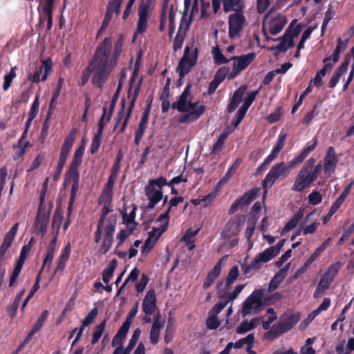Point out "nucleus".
<instances>
[{
    "instance_id": "54",
    "label": "nucleus",
    "mask_w": 354,
    "mask_h": 354,
    "mask_svg": "<svg viewBox=\"0 0 354 354\" xmlns=\"http://www.w3.org/2000/svg\"><path fill=\"white\" fill-rule=\"evenodd\" d=\"M259 191V189H254L245 193L244 196L241 198L240 203L243 205L250 203L251 201L255 199Z\"/></svg>"
},
{
    "instance_id": "3",
    "label": "nucleus",
    "mask_w": 354,
    "mask_h": 354,
    "mask_svg": "<svg viewBox=\"0 0 354 354\" xmlns=\"http://www.w3.org/2000/svg\"><path fill=\"white\" fill-rule=\"evenodd\" d=\"M116 225V218L113 215L106 217L104 214L100 218L97 230L95 232V241L99 243L103 237L102 245L99 252L105 254L111 248L113 242V236Z\"/></svg>"
},
{
    "instance_id": "27",
    "label": "nucleus",
    "mask_w": 354,
    "mask_h": 354,
    "mask_svg": "<svg viewBox=\"0 0 354 354\" xmlns=\"http://www.w3.org/2000/svg\"><path fill=\"white\" fill-rule=\"evenodd\" d=\"M156 308V293L154 290L150 289L143 299L142 310L144 313L153 314Z\"/></svg>"
},
{
    "instance_id": "55",
    "label": "nucleus",
    "mask_w": 354,
    "mask_h": 354,
    "mask_svg": "<svg viewBox=\"0 0 354 354\" xmlns=\"http://www.w3.org/2000/svg\"><path fill=\"white\" fill-rule=\"evenodd\" d=\"M136 229H131V228L127 227V229L121 230L117 234V239L118 241L117 247H118L119 245L122 244L127 240V239L133 233V232Z\"/></svg>"
},
{
    "instance_id": "31",
    "label": "nucleus",
    "mask_w": 354,
    "mask_h": 354,
    "mask_svg": "<svg viewBox=\"0 0 354 354\" xmlns=\"http://www.w3.org/2000/svg\"><path fill=\"white\" fill-rule=\"evenodd\" d=\"M290 268V263H287L281 268L271 279L269 283L268 289L270 291L275 290L286 277L288 271Z\"/></svg>"
},
{
    "instance_id": "22",
    "label": "nucleus",
    "mask_w": 354,
    "mask_h": 354,
    "mask_svg": "<svg viewBox=\"0 0 354 354\" xmlns=\"http://www.w3.org/2000/svg\"><path fill=\"white\" fill-rule=\"evenodd\" d=\"M165 324V319L160 313L155 315L153 324L150 330V342L152 344H156L159 341L160 330Z\"/></svg>"
},
{
    "instance_id": "40",
    "label": "nucleus",
    "mask_w": 354,
    "mask_h": 354,
    "mask_svg": "<svg viewBox=\"0 0 354 354\" xmlns=\"http://www.w3.org/2000/svg\"><path fill=\"white\" fill-rule=\"evenodd\" d=\"M138 304L137 303L136 304V306L133 309L131 310V311L129 312V313L128 315L127 319L125 320V322L123 323V324L122 325V326L120 328V329L118 330L128 333L130 326L132 324L133 319L134 317L136 315V314L138 313Z\"/></svg>"
},
{
    "instance_id": "43",
    "label": "nucleus",
    "mask_w": 354,
    "mask_h": 354,
    "mask_svg": "<svg viewBox=\"0 0 354 354\" xmlns=\"http://www.w3.org/2000/svg\"><path fill=\"white\" fill-rule=\"evenodd\" d=\"M336 350L339 354H350L354 351V337L348 338L346 346L344 343L337 346Z\"/></svg>"
},
{
    "instance_id": "37",
    "label": "nucleus",
    "mask_w": 354,
    "mask_h": 354,
    "mask_svg": "<svg viewBox=\"0 0 354 354\" xmlns=\"http://www.w3.org/2000/svg\"><path fill=\"white\" fill-rule=\"evenodd\" d=\"M169 209L170 207L167 209V212L161 214L154 222L153 227H156L157 228L160 229L162 232H164L167 231L169 225Z\"/></svg>"
},
{
    "instance_id": "12",
    "label": "nucleus",
    "mask_w": 354,
    "mask_h": 354,
    "mask_svg": "<svg viewBox=\"0 0 354 354\" xmlns=\"http://www.w3.org/2000/svg\"><path fill=\"white\" fill-rule=\"evenodd\" d=\"M167 185L164 178H160L151 181L146 187V194L149 200V207L154 206L162 198V187Z\"/></svg>"
},
{
    "instance_id": "7",
    "label": "nucleus",
    "mask_w": 354,
    "mask_h": 354,
    "mask_svg": "<svg viewBox=\"0 0 354 354\" xmlns=\"http://www.w3.org/2000/svg\"><path fill=\"white\" fill-rule=\"evenodd\" d=\"M321 169L320 164L317 165L314 168L311 165L304 166L297 174L292 189L295 192H301L307 188L317 179Z\"/></svg>"
},
{
    "instance_id": "33",
    "label": "nucleus",
    "mask_w": 354,
    "mask_h": 354,
    "mask_svg": "<svg viewBox=\"0 0 354 354\" xmlns=\"http://www.w3.org/2000/svg\"><path fill=\"white\" fill-rule=\"evenodd\" d=\"M243 9L244 2L243 0H223V10L225 12H243Z\"/></svg>"
},
{
    "instance_id": "64",
    "label": "nucleus",
    "mask_w": 354,
    "mask_h": 354,
    "mask_svg": "<svg viewBox=\"0 0 354 354\" xmlns=\"http://www.w3.org/2000/svg\"><path fill=\"white\" fill-rule=\"evenodd\" d=\"M308 201L313 205H316L319 204L322 201V196L319 192L317 191H313L308 195Z\"/></svg>"
},
{
    "instance_id": "14",
    "label": "nucleus",
    "mask_w": 354,
    "mask_h": 354,
    "mask_svg": "<svg viewBox=\"0 0 354 354\" xmlns=\"http://www.w3.org/2000/svg\"><path fill=\"white\" fill-rule=\"evenodd\" d=\"M340 263H336L331 265L326 272L324 274L321 279L316 290L315 291V297H319L322 295L330 286V283L333 281L335 275L340 269Z\"/></svg>"
},
{
    "instance_id": "53",
    "label": "nucleus",
    "mask_w": 354,
    "mask_h": 354,
    "mask_svg": "<svg viewBox=\"0 0 354 354\" xmlns=\"http://www.w3.org/2000/svg\"><path fill=\"white\" fill-rule=\"evenodd\" d=\"M147 124V115L144 116L139 124L138 129L136 132L135 141L136 143H138L145 132L146 126Z\"/></svg>"
},
{
    "instance_id": "58",
    "label": "nucleus",
    "mask_w": 354,
    "mask_h": 354,
    "mask_svg": "<svg viewBox=\"0 0 354 354\" xmlns=\"http://www.w3.org/2000/svg\"><path fill=\"white\" fill-rule=\"evenodd\" d=\"M23 266H24L23 264L16 262L14 270L10 277V283H9L10 286H14L15 283L17 282V279L19 276V274L21 271Z\"/></svg>"
},
{
    "instance_id": "18",
    "label": "nucleus",
    "mask_w": 354,
    "mask_h": 354,
    "mask_svg": "<svg viewBox=\"0 0 354 354\" xmlns=\"http://www.w3.org/2000/svg\"><path fill=\"white\" fill-rule=\"evenodd\" d=\"M245 285L236 286L233 291L227 292V290H220L218 295L221 299L220 302L217 303L213 308V310L216 313H220L230 301L235 299L238 295L241 292L244 288Z\"/></svg>"
},
{
    "instance_id": "32",
    "label": "nucleus",
    "mask_w": 354,
    "mask_h": 354,
    "mask_svg": "<svg viewBox=\"0 0 354 354\" xmlns=\"http://www.w3.org/2000/svg\"><path fill=\"white\" fill-rule=\"evenodd\" d=\"M294 324L295 322L291 319H289L285 322L278 323L269 331V334L273 337L279 336L290 330Z\"/></svg>"
},
{
    "instance_id": "35",
    "label": "nucleus",
    "mask_w": 354,
    "mask_h": 354,
    "mask_svg": "<svg viewBox=\"0 0 354 354\" xmlns=\"http://www.w3.org/2000/svg\"><path fill=\"white\" fill-rule=\"evenodd\" d=\"M71 254V246L68 244L62 251L57 265L55 268V272L62 271L65 268L66 263L70 257Z\"/></svg>"
},
{
    "instance_id": "2",
    "label": "nucleus",
    "mask_w": 354,
    "mask_h": 354,
    "mask_svg": "<svg viewBox=\"0 0 354 354\" xmlns=\"http://www.w3.org/2000/svg\"><path fill=\"white\" fill-rule=\"evenodd\" d=\"M174 109L183 113L179 118L180 123H191L197 120L204 113L205 106L190 94L187 86L178 100L172 104Z\"/></svg>"
},
{
    "instance_id": "44",
    "label": "nucleus",
    "mask_w": 354,
    "mask_h": 354,
    "mask_svg": "<svg viewBox=\"0 0 354 354\" xmlns=\"http://www.w3.org/2000/svg\"><path fill=\"white\" fill-rule=\"evenodd\" d=\"M339 57L335 54L333 53L331 55L326 57L323 60L324 66L322 68L326 73H329L334 65L337 62Z\"/></svg>"
},
{
    "instance_id": "6",
    "label": "nucleus",
    "mask_w": 354,
    "mask_h": 354,
    "mask_svg": "<svg viewBox=\"0 0 354 354\" xmlns=\"http://www.w3.org/2000/svg\"><path fill=\"white\" fill-rule=\"evenodd\" d=\"M142 84V78L138 75V71L136 68L134 69L132 75L130 79V84L129 88V95L131 97V104L128 108L124 107V104H122V108L118 114L117 125L121 120L122 122V126L121 131H123L126 127L128 120L130 118L131 111L134 106V103L138 95L140 88Z\"/></svg>"
},
{
    "instance_id": "21",
    "label": "nucleus",
    "mask_w": 354,
    "mask_h": 354,
    "mask_svg": "<svg viewBox=\"0 0 354 354\" xmlns=\"http://www.w3.org/2000/svg\"><path fill=\"white\" fill-rule=\"evenodd\" d=\"M175 16H176V12L171 7H168L167 6H164L162 8V11L161 13V17H160V22L159 25V30L160 31H163L165 28V25L167 23V19L169 21V30L170 37L173 34L174 29H175Z\"/></svg>"
},
{
    "instance_id": "10",
    "label": "nucleus",
    "mask_w": 354,
    "mask_h": 354,
    "mask_svg": "<svg viewBox=\"0 0 354 354\" xmlns=\"http://www.w3.org/2000/svg\"><path fill=\"white\" fill-rule=\"evenodd\" d=\"M287 22L288 19L286 16L270 12L266 15L263 22L264 34L266 35L267 32H270L273 35H277L283 30Z\"/></svg>"
},
{
    "instance_id": "59",
    "label": "nucleus",
    "mask_w": 354,
    "mask_h": 354,
    "mask_svg": "<svg viewBox=\"0 0 354 354\" xmlns=\"http://www.w3.org/2000/svg\"><path fill=\"white\" fill-rule=\"evenodd\" d=\"M97 315V309L96 308L92 309L82 320V326H83L84 328L85 326H89L90 324H91L94 322L95 318L96 317Z\"/></svg>"
},
{
    "instance_id": "5",
    "label": "nucleus",
    "mask_w": 354,
    "mask_h": 354,
    "mask_svg": "<svg viewBox=\"0 0 354 354\" xmlns=\"http://www.w3.org/2000/svg\"><path fill=\"white\" fill-rule=\"evenodd\" d=\"M255 57L256 55L254 53L241 56H231V61H233L232 70L225 66L221 68L216 74L215 80L221 82L225 78L229 80L235 78L254 61Z\"/></svg>"
},
{
    "instance_id": "17",
    "label": "nucleus",
    "mask_w": 354,
    "mask_h": 354,
    "mask_svg": "<svg viewBox=\"0 0 354 354\" xmlns=\"http://www.w3.org/2000/svg\"><path fill=\"white\" fill-rule=\"evenodd\" d=\"M240 231V226L238 222L235 221H230L225 225L223 232L222 237L225 243L232 248L235 246L238 243L237 234Z\"/></svg>"
},
{
    "instance_id": "56",
    "label": "nucleus",
    "mask_w": 354,
    "mask_h": 354,
    "mask_svg": "<svg viewBox=\"0 0 354 354\" xmlns=\"http://www.w3.org/2000/svg\"><path fill=\"white\" fill-rule=\"evenodd\" d=\"M48 315L49 311L47 310H45L42 312V313L39 315L37 322L32 326V328H35V330L39 331L42 328L44 324L45 323L48 317Z\"/></svg>"
},
{
    "instance_id": "36",
    "label": "nucleus",
    "mask_w": 354,
    "mask_h": 354,
    "mask_svg": "<svg viewBox=\"0 0 354 354\" xmlns=\"http://www.w3.org/2000/svg\"><path fill=\"white\" fill-rule=\"evenodd\" d=\"M259 324L258 318H253L250 321L243 322L236 328V333L244 334L256 328Z\"/></svg>"
},
{
    "instance_id": "57",
    "label": "nucleus",
    "mask_w": 354,
    "mask_h": 354,
    "mask_svg": "<svg viewBox=\"0 0 354 354\" xmlns=\"http://www.w3.org/2000/svg\"><path fill=\"white\" fill-rule=\"evenodd\" d=\"M140 274V270L137 268H134L130 274H129L128 277L126 279L122 286L120 287L118 293H120L128 283L129 282H134L138 277Z\"/></svg>"
},
{
    "instance_id": "1",
    "label": "nucleus",
    "mask_w": 354,
    "mask_h": 354,
    "mask_svg": "<svg viewBox=\"0 0 354 354\" xmlns=\"http://www.w3.org/2000/svg\"><path fill=\"white\" fill-rule=\"evenodd\" d=\"M111 41L106 38L97 50L95 57L84 71L81 77V84L84 85L89 80L91 73H93V82L101 86L107 78L115 59L109 58Z\"/></svg>"
},
{
    "instance_id": "49",
    "label": "nucleus",
    "mask_w": 354,
    "mask_h": 354,
    "mask_svg": "<svg viewBox=\"0 0 354 354\" xmlns=\"http://www.w3.org/2000/svg\"><path fill=\"white\" fill-rule=\"evenodd\" d=\"M314 28H308L305 30L303 31L301 39L297 45V50L295 53V56L298 57L299 55V50L304 47L305 41L310 37L311 35Z\"/></svg>"
},
{
    "instance_id": "34",
    "label": "nucleus",
    "mask_w": 354,
    "mask_h": 354,
    "mask_svg": "<svg viewBox=\"0 0 354 354\" xmlns=\"http://www.w3.org/2000/svg\"><path fill=\"white\" fill-rule=\"evenodd\" d=\"M189 28V24L186 23H181L178 32L174 41V48L175 50L180 49L183 44L185 33Z\"/></svg>"
},
{
    "instance_id": "48",
    "label": "nucleus",
    "mask_w": 354,
    "mask_h": 354,
    "mask_svg": "<svg viewBox=\"0 0 354 354\" xmlns=\"http://www.w3.org/2000/svg\"><path fill=\"white\" fill-rule=\"evenodd\" d=\"M17 67L14 66L11 68L9 73L6 74L3 77V89L6 91L11 86L13 80L17 77Z\"/></svg>"
},
{
    "instance_id": "4",
    "label": "nucleus",
    "mask_w": 354,
    "mask_h": 354,
    "mask_svg": "<svg viewBox=\"0 0 354 354\" xmlns=\"http://www.w3.org/2000/svg\"><path fill=\"white\" fill-rule=\"evenodd\" d=\"M259 91H247V87H240L234 94L233 98L228 106L230 112L234 111L237 107L239 109L236 114V119L234 124L237 127L244 118L248 109L255 100Z\"/></svg>"
},
{
    "instance_id": "30",
    "label": "nucleus",
    "mask_w": 354,
    "mask_h": 354,
    "mask_svg": "<svg viewBox=\"0 0 354 354\" xmlns=\"http://www.w3.org/2000/svg\"><path fill=\"white\" fill-rule=\"evenodd\" d=\"M115 180V174L110 176L106 185L100 197V202L104 204H108L112 199L113 189Z\"/></svg>"
},
{
    "instance_id": "26",
    "label": "nucleus",
    "mask_w": 354,
    "mask_h": 354,
    "mask_svg": "<svg viewBox=\"0 0 354 354\" xmlns=\"http://www.w3.org/2000/svg\"><path fill=\"white\" fill-rule=\"evenodd\" d=\"M330 239L326 240L319 248L316 249L314 253L306 261L304 265L297 270L295 277H297L306 272L310 266L317 259V258L323 252L329 245Z\"/></svg>"
},
{
    "instance_id": "13",
    "label": "nucleus",
    "mask_w": 354,
    "mask_h": 354,
    "mask_svg": "<svg viewBox=\"0 0 354 354\" xmlns=\"http://www.w3.org/2000/svg\"><path fill=\"white\" fill-rule=\"evenodd\" d=\"M264 294V290L258 289L254 290L243 302L242 314L246 316L250 314L257 313L261 305V298Z\"/></svg>"
},
{
    "instance_id": "16",
    "label": "nucleus",
    "mask_w": 354,
    "mask_h": 354,
    "mask_svg": "<svg viewBox=\"0 0 354 354\" xmlns=\"http://www.w3.org/2000/svg\"><path fill=\"white\" fill-rule=\"evenodd\" d=\"M279 254V247L271 246L266 248L263 252L257 254L255 258L251 262L250 268L252 269H259L263 263H266L274 258H275Z\"/></svg>"
},
{
    "instance_id": "39",
    "label": "nucleus",
    "mask_w": 354,
    "mask_h": 354,
    "mask_svg": "<svg viewBox=\"0 0 354 354\" xmlns=\"http://www.w3.org/2000/svg\"><path fill=\"white\" fill-rule=\"evenodd\" d=\"M84 150L85 145L84 143L77 149L74 153L73 162L71 163V170L74 172L75 174H76V169L82 162Z\"/></svg>"
},
{
    "instance_id": "52",
    "label": "nucleus",
    "mask_w": 354,
    "mask_h": 354,
    "mask_svg": "<svg viewBox=\"0 0 354 354\" xmlns=\"http://www.w3.org/2000/svg\"><path fill=\"white\" fill-rule=\"evenodd\" d=\"M316 337L308 338L305 344L301 348L300 354H315V350L312 344L315 342Z\"/></svg>"
},
{
    "instance_id": "51",
    "label": "nucleus",
    "mask_w": 354,
    "mask_h": 354,
    "mask_svg": "<svg viewBox=\"0 0 354 354\" xmlns=\"http://www.w3.org/2000/svg\"><path fill=\"white\" fill-rule=\"evenodd\" d=\"M105 324H106V322L104 321L103 322L98 324L95 327V329L93 336H92V339H91L92 344H95L98 342L99 339L100 338V337L102 336V335L104 330Z\"/></svg>"
},
{
    "instance_id": "24",
    "label": "nucleus",
    "mask_w": 354,
    "mask_h": 354,
    "mask_svg": "<svg viewBox=\"0 0 354 354\" xmlns=\"http://www.w3.org/2000/svg\"><path fill=\"white\" fill-rule=\"evenodd\" d=\"M348 67V61L345 60L339 67L337 68L329 81L328 86L330 88H333L340 82H344V84H345L346 80L345 79V76L347 73Z\"/></svg>"
},
{
    "instance_id": "28",
    "label": "nucleus",
    "mask_w": 354,
    "mask_h": 354,
    "mask_svg": "<svg viewBox=\"0 0 354 354\" xmlns=\"http://www.w3.org/2000/svg\"><path fill=\"white\" fill-rule=\"evenodd\" d=\"M337 164V158L335 155V150L333 147L328 149L327 154L324 159V171L328 176H330L335 171Z\"/></svg>"
},
{
    "instance_id": "42",
    "label": "nucleus",
    "mask_w": 354,
    "mask_h": 354,
    "mask_svg": "<svg viewBox=\"0 0 354 354\" xmlns=\"http://www.w3.org/2000/svg\"><path fill=\"white\" fill-rule=\"evenodd\" d=\"M198 231H199V229H197L195 230L189 229L182 239V240L188 246V249L189 250H193L194 248L195 247V245L194 244V237L198 234Z\"/></svg>"
},
{
    "instance_id": "45",
    "label": "nucleus",
    "mask_w": 354,
    "mask_h": 354,
    "mask_svg": "<svg viewBox=\"0 0 354 354\" xmlns=\"http://www.w3.org/2000/svg\"><path fill=\"white\" fill-rule=\"evenodd\" d=\"M48 223V216L39 213L35 221V229L43 234L46 230Z\"/></svg>"
},
{
    "instance_id": "38",
    "label": "nucleus",
    "mask_w": 354,
    "mask_h": 354,
    "mask_svg": "<svg viewBox=\"0 0 354 354\" xmlns=\"http://www.w3.org/2000/svg\"><path fill=\"white\" fill-rule=\"evenodd\" d=\"M189 6H192L190 19H198L201 12V4H199L198 0H185V8L188 10Z\"/></svg>"
},
{
    "instance_id": "47",
    "label": "nucleus",
    "mask_w": 354,
    "mask_h": 354,
    "mask_svg": "<svg viewBox=\"0 0 354 354\" xmlns=\"http://www.w3.org/2000/svg\"><path fill=\"white\" fill-rule=\"evenodd\" d=\"M261 210V205L259 203H256L254 204L251 212L250 213L249 218H248V223H250L252 225H255L257 221H258L259 218V213Z\"/></svg>"
},
{
    "instance_id": "23",
    "label": "nucleus",
    "mask_w": 354,
    "mask_h": 354,
    "mask_svg": "<svg viewBox=\"0 0 354 354\" xmlns=\"http://www.w3.org/2000/svg\"><path fill=\"white\" fill-rule=\"evenodd\" d=\"M286 138V134L279 135L276 146L272 149L270 154L265 159L263 162L258 167L257 171H260L264 169L271 163L278 156L279 151L283 149Z\"/></svg>"
},
{
    "instance_id": "9",
    "label": "nucleus",
    "mask_w": 354,
    "mask_h": 354,
    "mask_svg": "<svg viewBox=\"0 0 354 354\" xmlns=\"http://www.w3.org/2000/svg\"><path fill=\"white\" fill-rule=\"evenodd\" d=\"M304 25L297 22V19L292 20L288 25L283 35L279 38L281 41L277 49L281 51H286L288 48L295 46V39L303 31Z\"/></svg>"
},
{
    "instance_id": "60",
    "label": "nucleus",
    "mask_w": 354,
    "mask_h": 354,
    "mask_svg": "<svg viewBox=\"0 0 354 354\" xmlns=\"http://www.w3.org/2000/svg\"><path fill=\"white\" fill-rule=\"evenodd\" d=\"M267 316V320L263 322V327L265 330H268L270 328V324L277 319V315L272 308L268 309Z\"/></svg>"
},
{
    "instance_id": "50",
    "label": "nucleus",
    "mask_w": 354,
    "mask_h": 354,
    "mask_svg": "<svg viewBox=\"0 0 354 354\" xmlns=\"http://www.w3.org/2000/svg\"><path fill=\"white\" fill-rule=\"evenodd\" d=\"M239 267L237 266H233L230 269V270L228 273V275H227V277L226 279L225 286L227 287V286H230L231 284H232L237 279V278L239 277Z\"/></svg>"
},
{
    "instance_id": "63",
    "label": "nucleus",
    "mask_w": 354,
    "mask_h": 354,
    "mask_svg": "<svg viewBox=\"0 0 354 354\" xmlns=\"http://www.w3.org/2000/svg\"><path fill=\"white\" fill-rule=\"evenodd\" d=\"M327 73L324 71L322 69L319 70L315 75V77L311 80L310 84L315 86L319 87L322 84L324 77Z\"/></svg>"
},
{
    "instance_id": "11",
    "label": "nucleus",
    "mask_w": 354,
    "mask_h": 354,
    "mask_svg": "<svg viewBox=\"0 0 354 354\" xmlns=\"http://www.w3.org/2000/svg\"><path fill=\"white\" fill-rule=\"evenodd\" d=\"M197 55L198 48L194 42L187 44L178 68L181 77L187 74L192 67L196 64Z\"/></svg>"
},
{
    "instance_id": "20",
    "label": "nucleus",
    "mask_w": 354,
    "mask_h": 354,
    "mask_svg": "<svg viewBox=\"0 0 354 354\" xmlns=\"http://www.w3.org/2000/svg\"><path fill=\"white\" fill-rule=\"evenodd\" d=\"M287 174H288V167L284 162L274 165L266 175L263 182V187L266 189L270 187L281 176Z\"/></svg>"
},
{
    "instance_id": "15",
    "label": "nucleus",
    "mask_w": 354,
    "mask_h": 354,
    "mask_svg": "<svg viewBox=\"0 0 354 354\" xmlns=\"http://www.w3.org/2000/svg\"><path fill=\"white\" fill-rule=\"evenodd\" d=\"M152 2L153 0H147V3H142L139 6L138 11V20L134 34V38L138 35L144 33L147 30L148 27L150 6L152 5Z\"/></svg>"
},
{
    "instance_id": "61",
    "label": "nucleus",
    "mask_w": 354,
    "mask_h": 354,
    "mask_svg": "<svg viewBox=\"0 0 354 354\" xmlns=\"http://www.w3.org/2000/svg\"><path fill=\"white\" fill-rule=\"evenodd\" d=\"M74 140L75 134L71 135L70 136L67 137L64 140L61 151L65 153H69V151L74 143Z\"/></svg>"
},
{
    "instance_id": "8",
    "label": "nucleus",
    "mask_w": 354,
    "mask_h": 354,
    "mask_svg": "<svg viewBox=\"0 0 354 354\" xmlns=\"http://www.w3.org/2000/svg\"><path fill=\"white\" fill-rule=\"evenodd\" d=\"M141 334V329L138 328L134 330L127 346L124 348L123 342L126 338L127 333L118 330L113 337L111 345L115 350L113 354H130L132 349L135 346Z\"/></svg>"
},
{
    "instance_id": "19",
    "label": "nucleus",
    "mask_w": 354,
    "mask_h": 354,
    "mask_svg": "<svg viewBox=\"0 0 354 354\" xmlns=\"http://www.w3.org/2000/svg\"><path fill=\"white\" fill-rule=\"evenodd\" d=\"M229 35L231 38L239 36L240 32L245 24V19L243 12H234L229 16Z\"/></svg>"
},
{
    "instance_id": "25",
    "label": "nucleus",
    "mask_w": 354,
    "mask_h": 354,
    "mask_svg": "<svg viewBox=\"0 0 354 354\" xmlns=\"http://www.w3.org/2000/svg\"><path fill=\"white\" fill-rule=\"evenodd\" d=\"M53 63L50 59L43 60L39 69L35 72L32 75H30V79L33 82H39V81H46L48 78V73L50 72Z\"/></svg>"
},
{
    "instance_id": "62",
    "label": "nucleus",
    "mask_w": 354,
    "mask_h": 354,
    "mask_svg": "<svg viewBox=\"0 0 354 354\" xmlns=\"http://www.w3.org/2000/svg\"><path fill=\"white\" fill-rule=\"evenodd\" d=\"M123 223L128 228L136 229L137 227V223L135 222L133 218H131L129 216L127 209L123 212Z\"/></svg>"
},
{
    "instance_id": "29",
    "label": "nucleus",
    "mask_w": 354,
    "mask_h": 354,
    "mask_svg": "<svg viewBox=\"0 0 354 354\" xmlns=\"http://www.w3.org/2000/svg\"><path fill=\"white\" fill-rule=\"evenodd\" d=\"M19 228V223H15L10 231L6 234L3 242L0 248V258H2L8 249L12 245Z\"/></svg>"
},
{
    "instance_id": "46",
    "label": "nucleus",
    "mask_w": 354,
    "mask_h": 354,
    "mask_svg": "<svg viewBox=\"0 0 354 354\" xmlns=\"http://www.w3.org/2000/svg\"><path fill=\"white\" fill-rule=\"evenodd\" d=\"M117 266V261L116 259H113L110 261L108 267L104 270L103 272V281L105 283H108L111 279L112 278V276L113 274V272L115 271V269Z\"/></svg>"
},
{
    "instance_id": "41",
    "label": "nucleus",
    "mask_w": 354,
    "mask_h": 354,
    "mask_svg": "<svg viewBox=\"0 0 354 354\" xmlns=\"http://www.w3.org/2000/svg\"><path fill=\"white\" fill-rule=\"evenodd\" d=\"M214 61L217 64H223L231 61V57L225 56L218 46L212 49Z\"/></svg>"
}]
</instances>
